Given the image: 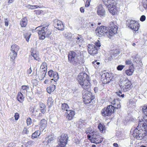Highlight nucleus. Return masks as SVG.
Returning <instances> with one entry per match:
<instances>
[{
  "label": "nucleus",
  "mask_w": 147,
  "mask_h": 147,
  "mask_svg": "<svg viewBox=\"0 0 147 147\" xmlns=\"http://www.w3.org/2000/svg\"><path fill=\"white\" fill-rule=\"evenodd\" d=\"M31 55L34 57V59L38 61H40V58L39 57L38 55L36 53V51H31Z\"/></svg>",
  "instance_id": "27"
},
{
  "label": "nucleus",
  "mask_w": 147,
  "mask_h": 147,
  "mask_svg": "<svg viewBox=\"0 0 147 147\" xmlns=\"http://www.w3.org/2000/svg\"><path fill=\"white\" fill-rule=\"evenodd\" d=\"M28 7L29 8L31 9H34L38 8H40L41 7L37 5H28Z\"/></svg>",
  "instance_id": "37"
},
{
  "label": "nucleus",
  "mask_w": 147,
  "mask_h": 147,
  "mask_svg": "<svg viewBox=\"0 0 147 147\" xmlns=\"http://www.w3.org/2000/svg\"><path fill=\"white\" fill-rule=\"evenodd\" d=\"M116 94L117 95H118L120 97H121L122 98H123L124 97L125 95L124 94H122L121 95H120L119 93L117 92H116Z\"/></svg>",
  "instance_id": "55"
},
{
  "label": "nucleus",
  "mask_w": 147,
  "mask_h": 147,
  "mask_svg": "<svg viewBox=\"0 0 147 147\" xmlns=\"http://www.w3.org/2000/svg\"><path fill=\"white\" fill-rule=\"evenodd\" d=\"M142 111L144 115H147V105H144L142 108Z\"/></svg>",
  "instance_id": "36"
},
{
  "label": "nucleus",
  "mask_w": 147,
  "mask_h": 147,
  "mask_svg": "<svg viewBox=\"0 0 147 147\" xmlns=\"http://www.w3.org/2000/svg\"><path fill=\"white\" fill-rule=\"evenodd\" d=\"M76 39L77 40L76 42L78 44H80L83 41L82 38H80L79 37H77L76 38Z\"/></svg>",
  "instance_id": "41"
},
{
  "label": "nucleus",
  "mask_w": 147,
  "mask_h": 147,
  "mask_svg": "<svg viewBox=\"0 0 147 147\" xmlns=\"http://www.w3.org/2000/svg\"><path fill=\"white\" fill-rule=\"evenodd\" d=\"M20 47L18 46L16 44H14L11 46V51L16 52V53H17Z\"/></svg>",
  "instance_id": "26"
},
{
  "label": "nucleus",
  "mask_w": 147,
  "mask_h": 147,
  "mask_svg": "<svg viewBox=\"0 0 147 147\" xmlns=\"http://www.w3.org/2000/svg\"><path fill=\"white\" fill-rule=\"evenodd\" d=\"M82 98L84 104L87 105L91 103L95 98V96L91 92L88 91L83 96Z\"/></svg>",
  "instance_id": "10"
},
{
  "label": "nucleus",
  "mask_w": 147,
  "mask_h": 147,
  "mask_svg": "<svg viewBox=\"0 0 147 147\" xmlns=\"http://www.w3.org/2000/svg\"><path fill=\"white\" fill-rule=\"evenodd\" d=\"M132 45L133 46H134L136 45V44L135 43H132Z\"/></svg>",
  "instance_id": "63"
},
{
  "label": "nucleus",
  "mask_w": 147,
  "mask_h": 147,
  "mask_svg": "<svg viewBox=\"0 0 147 147\" xmlns=\"http://www.w3.org/2000/svg\"><path fill=\"white\" fill-rule=\"evenodd\" d=\"M146 19V17L144 15L142 16L140 19V20L142 22H143Z\"/></svg>",
  "instance_id": "51"
},
{
  "label": "nucleus",
  "mask_w": 147,
  "mask_h": 147,
  "mask_svg": "<svg viewBox=\"0 0 147 147\" xmlns=\"http://www.w3.org/2000/svg\"><path fill=\"white\" fill-rule=\"evenodd\" d=\"M140 147H146V146H144V145H141Z\"/></svg>",
  "instance_id": "64"
},
{
  "label": "nucleus",
  "mask_w": 147,
  "mask_h": 147,
  "mask_svg": "<svg viewBox=\"0 0 147 147\" xmlns=\"http://www.w3.org/2000/svg\"><path fill=\"white\" fill-rule=\"evenodd\" d=\"M97 60H96L92 62V64L94 66H95L96 65V64L97 65H99L100 64V63L99 62H97Z\"/></svg>",
  "instance_id": "50"
},
{
  "label": "nucleus",
  "mask_w": 147,
  "mask_h": 147,
  "mask_svg": "<svg viewBox=\"0 0 147 147\" xmlns=\"http://www.w3.org/2000/svg\"><path fill=\"white\" fill-rule=\"evenodd\" d=\"M24 97L23 94L20 92H18L16 98L17 100L20 102L22 103L24 100Z\"/></svg>",
  "instance_id": "24"
},
{
  "label": "nucleus",
  "mask_w": 147,
  "mask_h": 147,
  "mask_svg": "<svg viewBox=\"0 0 147 147\" xmlns=\"http://www.w3.org/2000/svg\"><path fill=\"white\" fill-rule=\"evenodd\" d=\"M68 62L74 65H79L84 63L83 58L81 55H78L76 53L73 51H70L67 55Z\"/></svg>",
  "instance_id": "4"
},
{
  "label": "nucleus",
  "mask_w": 147,
  "mask_h": 147,
  "mask_svg": "<svg viewBox=\"0 0 147 147\" xmlns=\"http://www.w3.org/2000/svg\"><path fill=\"white\" fill-rule=\"evenodd\" d=\"M55 89V86L54 85H52L48 87L47 88V91L48 93L51 94L52 92L54 91Z\"/></svg>",
  "instance_id": "29"
},
{
  "label": "nucleus",
  "mask_w": 147,
  "mask_h": 147,
  "mask_svg": "<svg viewBox=\"0 0 147 147\" xmlns=\"http://www.w3.org/2000/svg\"><path fill=\"white\" fill-rule=\"evenodd\" d=\"M29 131L28 129L26 128H24L22 131V133L23 134H27Z\"/></svg>",
  "instance_id": "48"
},
{
  "label": "nucleus",
  "mask_w": 147,
  "mask_h": 147,
  "mask_svg": "<svg viewBox=\"0 0 147 147\" xmlns=\"http://www.w3.org/2000/svg\"><path fill=\"white\" fill-rule=\"evenodd\" d=\"M52 74H53V79L51 80H54L55 82H57L59 78L58 73L56 72H54L52 70H50L48 72V74L49 76H51Z\"/></svg>",
  "instance_id": "17"
},
{
  "label": "nucleus",
  "mask_w": 147,
  "mask_h": 147,
  "mask_svg": "<svg viewBox=\"0 0 147 147\" xmlns=\"http://www.w3.org/2000/svg\"><path fill=\"white\" fill-rule=\"evenodd\" d=\"M47 121L45 119L41 120L40 123V130L44 129L47 127Z\"/></svg>",
  "instance_id": "20"
},
{
  "label": "nucleus",
  "mask_w": 147,
  "mask_h": 147,
  "mask_svg": "<svg viewBox=\"0 0 147 147\" xmlns=\"http://www.w3.org/2000/svg\"><path fill=\"white\" fill-rule=\"evenodd\" d=\"M77 80L84 90H88L90 89L91 84L90 77L85 72L80 73L77 76Z\"/></svg>",
  "instance_id": "3"
},
{
  "label": "nucleus",
  "mask_w": 147,
  "mask_h": 147,
  "mask_svg": "<svg viewBox=\"0 0 147 147\" xmlns=\"http://www.w3.org/2000/svg\"><path fill=\"white\" fill-rule=\"evenodd\" d=\"M134 68L133 65H130L128 69H126L125 71L126 74L128 76L132 75L134 71Z\"/></svg>",
  "instance_id": "21"
},
{
  "label": "nucleus",
  "mask_w": 147,
  "mask_h": 147,
  "mask_svg": "<svg viewBox=\"0 0 147 147\" xmlns=\"http://www.w3.org/2000/svg\"><path fill=\"white\" fill-rule=\"evenodd\" d=\"M9 23L8 21H5V25L6 26H7L8 25Z\"/></svg>",
  "instance_id": "60"
},
{
  "label": "nucleus",
  "mask_w": 147,
  "mask_h": 147,
  "mask_svg": "<svg viewBox=\"0 0 147 147\" xmlns=\"http://www.w3.org/2000/svg\"><path fill=\"white\" fill-rule=\"evenodd\" d=\"M114 112V107L110 105L102 109L101 113L102 116L106 117L110 116Z\"/></svg>",
  "instance_id": "9"
},
{
  "label": "nucleus",
  "mask_w": 147,
  "mask_h": 147,
  "mask_svg": "<svg viewBox=\"0 0 147 147\" xmlns=\"http://www.w3.org/2000/svg\"><path fill=\"white\" fill-rule=\"evenodd\" d=\"M47 63L45 62H42L41 65L40 70L45 71L47 72Z\"/></svg>",
  "instance_id": "30"
},
{
  "label": "nucleus",
  "mask_w": 147,
  "mask_h": 147,
  "mask_svg": "<svg viewBox=\"0 0 147 147\" xmlns=\"http://www.w3.org/2000/svg\"><path fill=\"white\" fill-rule=\"evenodd\" d=\"M86 134L89 133L87 136V138L91 142L98 144L101 143L103 140L104 138L100 136L96 131L93 130L89 133L86 131Z\"/></svg>",
  "instance_id": "6"
},
{
  "label": "nucleus",
  "mask_w": 147,
  "mask_h": 147,
  "mask_svg": "<svg viewBox=\"0 0 147 147\" xmlns=\"http://www.w3.org/2000/svg\"><path fill=\"white\" fill-rule=\"evenodd\" d=\"M16 143L13 142H11L9 143L7 147H16Z\"/></svg>",
  "instance_id": "44"
},
{
  "label": "nucleus",
  "mask_w": 147,
  "mask_h": 147,
  "mask_svg": "<svg viewBox=\"0 0 147 147\" xmlns=\"http://www.w3.org/2000/svg\"><path fill=\"white\" fill-rule=\"evenodd\" d=\"M80 10L81 13H84V9L83 7H80Z\"/></svg>",
  "instance_id": "57"
},
{
  "label": "nucleus",
  "mask_w": 147,
  "mask_h": 147,
  "mask_svg": "<svg viewBox=\"0 0 147 147\" xmlns=\"http://www.w3.org/2000/svg\"><path fill=\"white\" fill-rule=\"evenodd\" d=\"M127 25L133 31L136 32L138 31L140 28L139 23L135 20H131L127 22Z\"/></svg>",
  "instance_id": "13"
},
{
  "label": "nucleus",
  "mask_w": 147,
  "mask_h": 147,
  "mask_svg": "<svg viewBox=\"0 0 147 147\" xmlns=\"http://www.w3.org/2000/svg\"><path fill=\"white\" fill-rule=\"evenodd\" d=\"M92 147H96V146L95 145L93 144L92 145Z\"/></svg>",
  "instance_id": "62"
},
{
  "label": "nucleus",
  "mask_w": 147,
  "mask_h": 147,
  "mask_svg": "<svg viewBox=\"0 0 147 147\" xmlns=\"http://www.w3.org/2000/svg\"><path fill=\"white\" fill-rule=\"evenodd\" d=\"M40 134V131L39 130H37L32 134V138L33 139L37 138Z\"/></svg>",
  "instance_id": "32"
},
{
  "label": "nucleus",
  "mask_w": 147,
  "mask_h": 147,
  "mask_svg": "<svg viewBox=\"0 0 147 147\" xmlns=\"http://www.w3.org/2000/svg\"><path fill=\"white\" fill-rule=\"evenodd\" d=\"M113 146L115 147H119L118 144L117 143H114L113 144Z\"/></svg>",
  "instance_id": "59"
},
{
  "label": "nucleus",
  "mask_w": 147,
  "mask_h": 147,
  "mask_svg": "<svg viewBox=\"0 0 147 147\" xmlns=\"http://www.w3.org/2000/svg\"><path fill=\"white\" fill-rule=\"evenodd\" d=\"M109 12L113 15L117 14L118 11L117 7L115 5H113L112 7L109 8Z\"/></svg>",
  "instance_id": "23"
},
{
  "label": "nucleus",
  "mask_w": 147,
  "mask_h": 147,
  "mask_svg": "<svg viewBox=\"0 0 147 147\" xmlns=\"http://www.w3.org/2000/svg\"><path fill=\"white\" fill-rule=\"evenodd\" d=\"M14 117L15 120H17L19 118L20 114L19 113H15Z\"/></svg>",
  "instance_id": "46"
},
{
  "label": "nucleus",
  "mask_w": 147,
  "mask_h": 147,
  "mask_svg": "<svg viewBox=\"0 0 147 147\" xmlns=\"http://www.w3.org/2000/svg\"><path fill=\"white\" fill-rule=\"evenodd\" d=\"M97 13L100 16H104L105 14V11L102 6L100 5L98 7Z\"/></svg>",
  "instance_id": "18"
},
{
  "label": "nucleus",
  "mask_w": 147,
  "mask_h": 147,
  "mask_svg": "<svg viewBox=\"0 0 147 147\" xmlns=\"http://www.w3.org/2000/svg\"><path fill=\"white\" fill-rule=\"evenodd\" d=\"M68 137L67 134H62L58 140V145L56 147H65L68 142Z\"/></svg>",
  "instance_id": "11"
},
{
  "label": "nucleus",
  "mask_w": 147,
  "mask_h": 147,
  "mask_svg": "<svg viewBox=\"0 0 147 147\" xmlns=\"http://www.w3.org/2000/svg\"><path fill=\"white\" fill-rule=\"evenodd\" d=\"M32 83L34 85L36 86L37 85V81L36 80H34L32 81Z\"/></svg>",
  "instance_id": "54"
},
{
  "label": "nucleus",
  "mask_w": 147,
  "mask_h": 147,
  "mask_svg": "<svg viewBox=\"0 0 147 147\" xmlns=\"http://www.w3.org/2000/svg\"><path fill=\"white\" fill-rule=\"evenodd\" d=\"M49 80L48 79H46L44 82V83L45 84H47L49 82Z\"/></svg>",
  "instance_id": "58"
},
{
  "label": "nucleus",
  "mask_w": 147,
  "mask_h": 147,
  "mask_svg": "<svg viewBox=\"0 0 147 147\" xmlns=\"http://www.w3.org/2000/svg\"><path fill=\"white\" fill-rule=\"evenodd\" d=\"M113 76L108 72L103 73L101 75V80L103 84H107L109 83L113 79Z\"/></svg>",
  "instance_id": "12"
},
{
  "label": "nucleus",
  "mask_w": 147,
  "mask_h": 147,
  "mask_svg": "<svg viewBox=\"0 0 147 147\" xmlns=\"http://www.w3.org/2000/svg\"><path fill=\"white\" fill-rule=\"evenodd\" d=\"M75 112L72 110H69L65 113V116L66 119L68 121L71 120L74 117Z\"/></svg>",
  "instance_id": "15"
},
{
  "label": "nucleus",
  "mask_w": 147,
  "mask_h": 147,
  "mask_svg": "<svg viewBox=\"0 0 147 147\" xmlns=\"http://www.w3.org/2000/svg\"><path fill=\"white\" fill-rule=\"evenodd\" d=\"M101 46L100 42H95V45L89 44L88 46V53L91 55H94L98 53V49Z\"/></svg>",
  "instance_id": "8"
},
{
  "label": "nucleus",
  "mask_w": 147,
  "mask_h": 147,
  "mask_svg": "<svg viewBox=\"0 0 147 147\" xmlns=\"http://www.w3.org/2000/svg\"><path fill=\"white\" fill-rule=\"evenodd\" d=\"M31 35V34L29 33H26L24 34L25 38H26V40L28 42L29 41Z\"/></svg>",
  "instance_id": "38"
},
{
  "label": "nucleus",
  "mask_w": 147,
  "mask_h": 147,
  "mask_svg": "<svg viewBox=\"0 0 147 147\" xmlns=\"http://www.w3.org/2000/svg\"><path fill=\"white\" fill-rule=\"evenodd\" d=\"M141 122H139L138 126L131 134L134 138L140 140L147 136V125L145 123Z\"/></svg>",
  "instance_id": "2"
},
{
  "label": "nucleus",
  "mask_w": 147,
  "mask_h": 147,
  "mask_svg": "<svg viewBox=\"0 0 147 147\" xmlns=\"http://www.w3.org/2000/svg\"><path fill=\"white\" fill-rule=\"evenodd\" d=\"M91 0H87L86 2L85 6L86 7H88L90 5V3Z\"/></svg>",
  "instance_id": "47"
},
{
  "label": "nucleus",
  "mask_w": 147,
  "mask_h": 147,
  "mask_svg": "<svg viewBox=\"0 0 147 147\" xmlns=\"http://www.w3.org/2000/svg\"><path fill=\"white\" fill-rule=\"evenodd\" d=\"M34 142L32 140H29L27 142L25 143L24 145L26 147H30L33 145Z\"/></svg>",
  "instance_id": "34"
},
{
  "label": "nucleus",
  "mask_w": 147,
  "mask_h": 147,
  "mask_svg": "<svg viewBox=\"0 0 147 147\" xmlns=\"http://www.w3.org/2000/svg\"><path fill=\"white\" fill-rule=\"evenodd\" d=\"M61 107L62 110H63V111H65L66 112L68 111V109L69 108L68 105L65 103L62 104Z\"/></svg>",
  "instance_id": "33"
},
{
  "label": "nucleus",
  "mask_w": 147,
  "mask_h": 147,
  "mask_svg": "<svg viewBox=\"0 0 147 147\" xmlns=\"http://www.w3.org/2000/svg\"><path fill=\"white\" fill-rule=\"evenodd\" d=\"M98 128L101 133H104L105 132L106 127L105 125L100 123L98 125Z\"/></svg>",
  "instance_id": "28"
},
{
  "label": "nucleus",
  "mask_w": 147,
  "mask_h": 147,
  "mask_svg": "<svg viewBox=\"0 0 147 147\" xmlns=\"http://www.w3.org/2000/svg\"><path fill=\"white\" fill-rule=\"evenodd\" d=\"M13 1L14 0H9L8 3L9 4H10L13 2Z\"/></svg>",
  "instance_id": "61"
},
{
  "label": "nucleus",
  "mask_w": 147,
  "mask_h": 147,
  "mask_svg": "<svg viewBox=\"0 0 147 147\" xmlns=\"http://www.w3.org/2000/svg\"><path fill=\"white\" fill-rule=\"evenodd\" d=\"M143 118L145 121L147 123V115H144Z\"/></svg>",
  "instance_id": "56"
},
{
  "label": "nucleus",
  "mask_w": 147,
  "mask_h": 147,
  "mask_svg": "<svg viewBox=\"0 0 147 147\" xmlns=\"http://www.w3.org/2000/svg\"><path fill=\"white\" fill-rule=\"evenodd\" d=\"M118 84L121 90L124 92H126L131 90L133 87L131 81L126 78L125 80L119 81Z\"/></svg>",
  "instance_id": "7"
},
{
  "label": "nucleus",
  "mask_w": 147,
  "mask_h": 147,
  "mask_svg": "<svg viewBox=\"0 0 147 147\" xmlns=\"http://www.w3.org/2000/svg\"><path fill=\"white\" fill-rule=\"evenodd\" d=\"M48 138L49 139L47 141L48 143L50 142L51 141L54 140L55 139V137L52 135L49 136Z\"/></svg>",
  "instance_id": "39"
},
{
  "label": "nucleus",
  "mask_w": 147,
  "mask_h": 147,
  "mask_svg": "<svg viewBox=\"0 0 147 147\" xmlns=\"http://www.w3.org/2000/svg\"><path fill=\"white\" fill-rule=\"evenodd\" d=\"M28 23V20L26 17L22 18L20 22V24L22 27H25Z\"/></svg>",
  "instance_id": "25"
},
{
  "label": "nucleus",
  "mask_w": 147,
  "mask_h": 147,
  "mask_svg": "<svg viewBox=\"0 0 147 147\" xmlns=\"http://www.w3.org/2000/svg\"><path fill=\"white\" fill-rule=\"evenodd\" d=\"M125 67V65H119L117 66V69L119 71H121Z\"/></svg>",
  "instance_id": "43"
},
{
  "label": "nucleus",
  "mask_w": 147,
  "mask_h": 147,
  "mask_svg": "<svg viewBox=\"0 0 147 147\" xmlns=\"http://www.w3.org/2000/svg\"><path fill=\"white\" fill-rule=\"evenodd\" d=\"M32 71V70L31 69V67H30L29 69H28L27 71V73L28 74H31Z\"/></svg>",
  "instance_id": "53"
},
{
  "label": "nucleus",
  "mask_w": 147,
  "mask_h": 147,
  "mask_svg": "<svg viewBox=\"0 0 147 147\" xmlns=\"http://www.w3.org/2000/svg\"><path fill=\"white\" fill-rule=\"evenodd\" d=\"M125 64L127 65H133V64L131 61V59H128L126 60L125 61Z\"/></svg>",
  "instance_id": "40"
},
{
  "label": "nucleus",
  "mask_w": 147,
  "mask_h": 147,
  "mask_svg": "<svg viewBox=\"0 0 147 147\" xmlns=\"http://www.w3.org/2000/svg\"><path fill=\"white\" fill-rule=\"evenodd\" d=\"M54 102V100L52 97H48L47 104L49 107H51L53 105Z\"/></svg>",
  "instance_id": "31"
},
{
  "label": "nucleus",
  "mask_w": 147,
  "mask_h": 147,
  "mask_svg": "<svg viewBox=\"0 0 147 147\" xmlns=\"http://www.w3.org/2000/svg\"><path fill=\"white\" fill-rule=\"evenodd\" d=\"M111 104L113 106L114 109H118L121 107V105L120 101L117 99H114L111 102Z\"/></svg>",
  "instance_id": "19"
},
{
  "label": "nucleus",
  "mask_w": 147,
  "mask_h": 147,
  "mask_svg": "<svg viewBox=\"0 0 147 147\" xmlns=\"http://www.w3.org/2000/svg\"><path fill=\"white\" fill-rule=\"evenodd\" d=\"M39 106L40 111L41 113H40L38 115V117H40L42 116V114H44L46 111V106L44 103L42 102H39Z\"/></svg>",
  "instance_id": "16"
},
{
  "label": "nucleus",
  "mask_w": 147,
  "mask_h": 147,
  "mask_svg": "<svg viewBox=\"0 0 147 147\" xmlns=\"http://www.w3.org/2000/svg\"><path fill=\"white\" fill-rule=\"evenodd\" d=\"M36 30L40 40L44 39L46 36L49 37L52 34V30L49 28L48 26H38L36 28Z\"/></svg>",
  "instance_id": "5"
},
{
  "label": "nucleus",
  "mask_w": 147,
  "mask_h": 147,
  "mask_svg": "<svg viewBox=\"0 0 147 147\" xmlns=\"http://www.w3.org/2000/svg\"><path fill=\"white\" fill-rule=\"evenodd\" d=\"M47 72L45 71L39 70L37 74L39 80H42L45 77Z\"/></svg>",
  "instance_id": "22"
},
{
  "label": "nucleus",
  "mask_w": 147,
  "mask_h": 147,
  "mask_svg": "<svg viewBox=\"0 0 147 147\" xmlns=\"http://www.w3.org/2000/svg\"><path fill=\"white\" fill-rule=\"evenodd\" d=\"M26 122L28 125H30L32 123L31 119L30 117H28L27 119Z\"/></svg>",
  "instance_id": "45"
},
{
  "label": "nucleus",
  "mask_w": 147,
  "mask_h": 147,
  "mask_svg": "<svg viewBox=\"0 0 147 147\" xmlns=\"http://www.w3.org/2000/svg\"><path fill=\"white\" fill-rule=\"evenodd\" d=\"M109 27V30L108 32L107 27L103 26L98 27L96 30L97 35L101 37L106 35L111 38L112 36L117 33L118 27L114 22H110Z\"/></svg>",
  "instance_id": "1"
},
{
  "label": "nucleus",
  "mask_w": 147,
  "mask_h": 147,
  "mask_svg": "<svg viewBox=\"0 0 147 147\" xmlns=\"http://www.w3.org/2000/svg\"><path fill=\"white\" fill-rule=\"evenodd\" d=\"M17 56V53L16 52L11 51L10 53V58L13 60H14Z\"/></svg>",
  "instance_id": "35"
},
{
  "label": "nucleus",
  "mask_w": 147,
  "mask_h": 147,
  "mask_svg": "<svg viewBox=\"0 0 147 147\" xmlns=\"http://www.w3.org/2000/svg\"><path fill=\"white\" fill-rule=\"evenodd\" d=\"M29 111L31 113H33L34 111V108L33 107H30L29 109Z\"/></svg>",
  "instance_id": "52"
},
{
  "label": "nucleus",
  "mask_w": 147,
  "mask_h": 147,
  "mask_svg": "<svg viewBox=\"0 0 147 147\" xmlns=\"http://www.w3.org/2000/svg\"><path fill=\"white\" fill-rule=\"evenodd\" d=\"M53 25L58 30H62L64 29V26L63 23L58 20L55 19L54 20Z\"/></svg>",
  "instance_id": "14"
},
{
  "label": "nucleus",
  "mask_w": 147,
  "mask_h": 147,
  "mask_svg": "<svg viewBox=\"0 0 147 147\" xmlns=\"http://www.w3.org/2000/svg\"><path fill=\"white\" fill-rule=\"evenodd\" d=\"M43 11L42 10H35L34 12L35 14L37 15H39Z\"/></svg>",
  "instance_id": "42"
},
{
  "label": "nucleus",
  "mask_w": 147,
  "mask_h": 147,
  "mask_svg": "<svg viewBox=\"0 0 147 147\" xmlns=\"http://www.w3.org/2000/svg\"><path fill=\"white\" fill-rule=\"evenodd\" d=\"M29 88V86H22V88L23 90H27Z\"/></svg>",
  "instance_id": "49"
}]
</instances>
